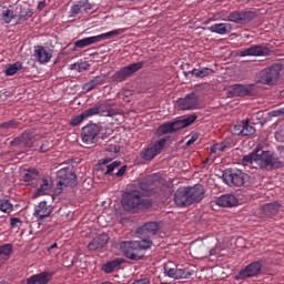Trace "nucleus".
I'll return each instance as SVG.
<instances>
[{
	"mask_svg": "<svg viewBox=\"0 0 284 284\" xmlns=\"http://www.w3.org/2000/svg\"><path fill=\"white\" fill-rule=\"evenodd\" d=\"M143 193L139 190H133L123 195L122 205L126 211L136 212L140 209H149L152 206V201L142 199Z\"/></svg>",
	"mask_w": 284,
	"mask_h": 284,
	"instance_id": "obj_1",
	"label": "nucleus"
},
{
	"mask_svg": "<svg viewBox=\"0 0 284 284\" xmlns=\"http://www.w3.org/2000/svg\"><path fill=\"white\" fill-rule=\"evenodd\" d=\"M197 116L195 114L189 115L184 119L175 120L173 122H166L158 128V136H162L165 134L175 133L182 129H185L193 124L196 121Z\"/></svg>",
	"mask_w": 284,
	"mask_h": 284,
	"instance_id": "obj_2",
	"label": "nucleus"
},
{
	"mask_svg": "<svg viewBox=\"0 0 284 284\" xmlns=\"http://www.w3.org/2000/svg\"><path fill=\"white\" fill-rule=\"evenodd\" d=\"M78 184V176L71 168H63L57 172L55 193L61 194L63 187H74Z\"/></svg>",
	"mask_w": 284,
	"mask_h": 284,
	"instance_id": "obj_3",
	"label": "nucleus"
},
{
	"mask_svg": "<svg viewBox=\"0 0 284 284\" xmlns=\"http://www.w3.org/2000/svg\"><path fill=\"white\" fill-rule=\"evenodd\" d=\"M281 161L278 158H275L270 151H260L256 150V160H255V169H280Z\"/></svg>",
	"mask_w": 284,
	"mask_h": 284,
	"instance_id": "obj_4",
	"label": "nucleus"
},
{
	"mask_svg": "<svg viewBox=\"0 0 284 284\" xmlns=\"http://www.w3.org/2000/svg\"><path fill=\"white\" fill-rule=\"evenodd\" d=\"M283 67L282 64H273L265 68L257 74V82L264 85H274L280 79Z\"/></svg>",
	"mask_w": 284,
	"mask_h": 284,
	"instance_id": "obj_5",
	"label": "nucleus"
},
{
	"mask_svg": "<svg viewBox=\"0 0 284 284\" xmlns=\"http://www.w3.org/2000/svg\"><path fill=\"white\" fill-rule=\"evenodd\" d=\"M125 31H126L125 29H119V30L110 31L108 33L100 34V36L84 38L82 40L77 41L74 43V45H75V48L84 49L92 44H95V43H99V42H102L105 40H110L112 38H116L121 34H123Z\"/></svg>",
	"mask_w": 284,
	"mask_h": 284,
	"instance_id": "obj_6",
	"label": "nucleus"
},
{
	"mask_svg": "<svg viewBox=\"0 0 284 284\" xmlns=\"http://www.w3.org/2000/svg\"><path fill=\"white\" fill-rule=\"evenodd\" d=\"M170 140V136H164L154 143H151L145 151L141 153V156L145 161L153 160L156 155H159L163 149L165 148L166 142Z\"/></svg>",
	"mask_w": 284,
	"mask_h": 284,
	"instance_id": "obj_7",
	"label": "nucleus"
},
{
	"mask_svg": "<svg viewBox=\"0 0 284 284\" xmlns=\"http://www.w3.org/2000/svg\"><path fill=\"white\" fill-rule=\"evenodd\" d=\"M121 250L125 256L132 261H140L144 257V252L141 251L136 241H125L121 244Z\"/></svg>",
	"mask_w": 284,
	"mask_h": 284,
	"instance_id": "obj_8",
	"label": "nucleus"
},
{
	"mask_svg": "<svg viewBox=\"0 0 284 284\" xmlns=\"http://www.w3.org/2000/svg\"><path fill=\"white\" fill-rule=\"evenodd\" d=\"M262 268L263 264L260 261H254L240 270L237 275H235V280H246L250 277H255L262 272Z\"/></svg>",
	"mask_w": 284,
	"mask_h": 284,
	"instance_id": "obj_9",
	"label": "nucleus"
},
{
	"mask_svg": "<svg viewBox=\"0 0 284 284\" xmlns=\"http://www.w3.org/2000/svg\"><path fill=\"white\" fill-rule=\"evenodd\" d=\"M144 62H138V63H132L128 67L122 68L120 71H118L113 77V81L115 82H123L128 78L132 77L134 73L143 69Z\"/></svg>",
	"mask_w": 284,
	"mask_h": 284,
	"instance_id": "obj_10",
	"label": "nucleus"
},
{
	"mask_svg": "<svg viewBox=\"0 0 284 284\" xmlns=\"http://www.w3.org/2000/svg\"><path fill=\"white\" fill-rule=\"evenodd\" d=\"M100 126L98 124H88L82 129L81 138L82 142L87 145H92L98 142L100 133Z\"/></svg>",
	"mask_w": 284,
	"mask_h": 284,
	"instance_id": "obj_11",
	"label": "nucleus"
},
{
	"mask_svg": "<svg viewBox=\"0 0 284 284\" xmlns=\"http://www.w3.org/2000/svg\"><path fill=\"white\" fill-rule=\"evenodd\" d=\"M222 178L229 186H242L245 183L244 173L240 170H226Z\"/></svg>",
	"mask_w": 284,
	"mask_h": 284,
	"instance_id": "obj_12",
	"label": "nucleus"
},
{
	"mask_svg": "<svg viewBox=\"0 0 284 284\" xmlns=\"http://www.w3.org/2000/svg\"><path fill=\"white\" fill-rule=\"evenodd\" d=\"M164 275L173 280H187L194 275V271L190 268L170 267L169 264L164 265Z\"/></svg>",
	"mask_w": 284,
	"mask_h": 284,
	"instance_id": "obj_13",
	"label": "nucleus"
},
{
	"mask_svg": "<svg viewBox=\"0 0 284 284\" xmlns=\"http://www.w3.org/2000/svg\"><path fill=\"white\" fill-rule=\"evenodd\" d=\"M197 104H199V98L194 92L189 93L186 94V97L180 98L178 99V101H175V108L183 111L194 110L196 109Z\"/></svg>",
	"mask_w": 284,
	"mask_h": 284,
	"instance_id": "obj_14",
	"label": "nucleus"
},
{
	"mask_svg": "<svg viewBox=\"0 0 284 284\" xmlns=\"http://www.w3.org/2000/svg\"><path fill=\"white\" fill-rule=\"evenodd\" d=\"M91 118L94 115H101V116H112L115 114V111L113 110L111 104L108 103H98L93 108L88 109Z\"/></svg>",
	"mask_w": 284,
	"mask_h": 284,
	"instance_id": "obj_15",
	"label": "nucleus"
},
{
	"mask_svg": "<svg viewBox=\"0 0 284 284\" xmlns=\"http://www.w3.org/2000/svg\"><path fill=\"white\" fill-rule=\"evenodd\" d=\"M255 18V13L251 11H235L229 14V21L239 24H245Z\"/></svg>",
	"mask_w": 284,
	"mask_h": 284,
	"instance_id": "obj_16",
	"label": "nucleus"
},
{
	"mask_svg": "<svg viewBox=\"0 0 284 284\" xmlns=\"http://www.w3.org/2000/svg\"><path fill=\"white\" fill-rule=\"evenodd\" d=\"M173 202H175V205L180 207H186L192 205L187 187L178 189V191H175V195L173 196Z\"/></svg>",
	"mask_w": 284,
	"mask_h": 284,
	"instance_id": "obj_17",
	"label": "nucleus"
},
{
	"mask_svg": "<svg viewBox=\"0 0 284 284\" xmlns=\"http://www.w3.org/2000/svg\"><path fill=\"white\" fill-rule=\"evenodd\" d=\"M270 54V49L262 45H251L248 49H245L239 52V57H265Z\"/></svg>",
	"mask_w": 284,
	"mask_h": 284,
	"instance_id": "obj_18",
	"label": "nucleus"
},
{
	"mask_svg": "<svg viewBox=\"0 0 284 284\" xmlns=\"http://www.w3.org/2000/svg\"><path fill=\"white\" fill-rule=\"evenodd\" d=\"M191 204L200 203L205 197V190L201 184L186 186Z\"/></svg>",
	"mask_w": 284,
	"mask_h": 284,
	"instance_id": "obj_19",
	"label": "nucleus"
},
{
	"mask_svg": "<svg viewBox=\"0 0 284 284\" xmlns=\"http://www.w3.org/2000/svg\"><path fill=\"white\" fill-rule=\"evenodd\" d=\"M54 273L44 271L39 274H34L27 280V284H48L53 277Z\"/></svg>",
	"mask_w": 284,
	"mask_h": 284,
	"instance_id": "obj_20",
	"label": "nucleus"
},
{
	"mask_svg": "<svg viewBox=\"0 0 284 284\" xmlns=\"http://www.w3.org/2000/svg\"><path fill=\"white\" fill-rule=\"evenodd\" d=\"M52 212L53 207L51 205H48L45 201H42L36 207L33 215L38 219V221H43L45 217H49Z\"/></svg>",
	"mask_w": 284,
	"mask_h": 284,
	"instance_id": "obj_21",
	"label": "nucleus"
},
{
	"mask_svg": "<svg viewBox=\"0 0 284 284\" xmlns=\"http://www.w3.org/2000/svg\"><path fill=\"white\" fill-rule=\"evenodd\" d=\"M160 229H161L160 223L149 222V223H145L142 227H139L138 233L143 236L151 237L156 235Z\"/></svg>",
	"mask_w": 284,
	"mask_h": 284,
	"instance_id": "obj_22",
	"label": "nucleus"
},
{
	"mask_svg": "<svg viewBox=\"0 0 284 284\" xmlns=\"http://www.w3.org/2000/svg\"><path fill=\"white\" fill-rule=\"evenodd\" d=\"M12 146H23V148H33L34 150H37V146L33 142V138L32 135L24 133L21 138H16L12 142H11Z\"/></svg>",
	"mask_w": 284,
	"mask_h": 284,
	"instance_id": "obj_23",
	"label": "nucleus"
},
{
	"mask_svg": "<svg viewBox=\"0 0 284 284\" xmlns=\"http://www.w3.org/2000/svg\"><path fill=\"white\" fill-rule=\"evenodd\" d=\"M34 58L41 64L48 63L52 58V51L43 47H37L34 50Z\"/></svg>",
	"mask_w": 284,
	"mask_h": 284,
	"instance_id": "obj_24",
	"label": "nucleus"
},
{
	"mask_svg": "<svg viewBox=\"0 0 284 284\" xmlns=\"http://www.w3.org/2000/svg\"><path fill=\"white\" fill-rule=\"evenodd\" d=\"M109 240H110L109 235L103 233L97 236L95 239H93V241L88 245V248L90 251H99L108 244Z\"/></svg>",
	"mask_w": 284,
	"mask_h": 284,
	"instance_id": "obj_25",
	"label": "nucleus"
},
{
	"mask_svg": "<svg viewBox=\"0 0 284 284\" xmlns=\"http://www.w3.org/2000/svg\"><path fill=\"white\" fill-rule=\"evenodd\" d=\"M215 203L222 207H232L239 203L237 199L233 194L222 195L215 201Z\"/></svg>",
	"mask_w": 284,
	"mask_h": 284,
	"instance_id": "obj_26",
	"label": "nucleus"
},
{
	"mask_svg": "<svg viewBox=\"0 0 284 284\" xmlns=\"http://www.w3.org/2000/svg\"><path fill=\"white\" fill-rule=\"evenodd\" d=\"M229 92L233 94V97H245L251 94V88L246 85L235 84L229 88Z\"/></svg>",
	"mask_w": 284,
	"mask_h": 284,
	"instance_id": "obj_27",
	"label": "nucleus"
},
{
	"mask_svg": "<svg viewBox=\"0 0 284 284\" xmlns=\"http://www.w3.org/2000/svg\"><path fill=\"white\" fill-rule=\"evenodd\" d=\"M209 31L217 33L220 36H225L231 33L232 26L229 23H215L209 28Z\"/></svg>",
	"mask_w": 284,
	"mask_h": 284,
	"instance_id": "obj_28",
	"label": "nucleus"
},
{
	"mask_svg": "<svg viewBox=\"0 0 284 284\" xmlns=\"http://www.w3.org/2000/svg\"><path fill=\"white\" fill-rule=\"evenodd\" d=\"M53 186V183L50 178H43L42 179V184L38 189L37 193L34 194L36 196H41V195H47L51 192Z\"/></svg>",
	"mask_w": 284,
	"mask_h": 284,
	"instance_id": "obj_29",
	"label": "nucleus"
},
{
	"mask_svg": "<svg viewBox=\"0 0 284 284\" xmlns=\"http://www.w3.org/2000/svg\"><path fill=\"white\" fill-rule=\"evenodd\" d=\"M40 176V172L34 168H29L23 170V176L22 181L28 183L27 185H30L29 183L37 180Z\"/></svg>",
	"mask_w": 284,
	"mask_h": 284,
	"instance_id": "obj_30",
	"label": "nucleus"
},
{
	"mask_svg": "<svg viewBox=\"0 0 284 284\" xmlns=\"http://www.w3.org/2000/svg\"><path fill=\"white\" fill-rule=\"evenodd\" d=\"M256 155H257V150H253L250 154L244 155L241 159V164L243 166H250V168L256 169V158H257Z\"/></svg>",
	"mask_w": 284,
	"mask_h": 284,
	"instance_id": "obj_31",
	"label": "nucleus"
},
{
	"mask_svg": "<svg viewBox=\"0 0 284 284\" xmlns=\"http://www.w3.org/2000/svg\"><path fill=\"white\" fill-rule=\"evenodd\" d=\"M124 263L123 258H115L111 262H108L106 264H104L102 266V270L108 273L111 274L113 273L115 270H118L122 264Z\"/></svg>",
	"mask_w": 284,
	"mask_h": 284,
	"instance_id": "obj_32",
	"label": "nucleus"
},
{
	"mask_svg": "<svg viewBox=\"0 0 284 284\" xmlns=\"http://www.w3.org/2000/svg\"><path fill=\"white\" fill-rule=\"evenodd\" d=\"M16 17L18 19V22L21 23L23 21H27L29 20L32 16H33V12L31 9H24L22 7H18L17 10H16Z\"/></svg>",
	"mask_w": 284,
	"mask_h": 284,
	"instance_id": "obj_33",
	"label": "nucleus"
},
{
	"mask_svg": "<svg viewBox=\"0 0 284 284\" xmlns=\"http://www.w3.org/2000/svg\"><path fill=\"white\" fill-rule=\"evenodd\" d=\"M214 71L209 68H202V69H193L192 71L184 72V77H187L189 74H193L195 78H205L209 75H212Z\"/></svg>",
	"mask_w": 284,
	"mask_h": 284,
	"instance_id": "obj_34",
	"label": "nucleus"
},
{
	"mask_svg": "<svg viewBox=\"0 0 284 284\" xmlns=\"http://www.w3.org/2000/svg\"><path fill=\"white\" fill-rule=\"evenodd\" d=\"M262 211L266 216H272L278 213L280 211V203L273 202V203H266L262 206Z\"/></svg>",
	"mask_w": 284,
	"mask_h": 284,
	"instance_id": "obj_35",
	"label": "nucleus"
},
{
	"mask_svg": "<svg viewBox=\"0 0 284 284\" xmlns=\"http://www.w3.org/2000/svg\"><path fill=\"white\" fill-rule=\"evenodd\" d=\"M104 77H95L93 80L89 81L83 85V90L87 92L92 91L95 87L102 85L104 83Z\"/></svg>",
	"mask_w": 284,
	"mask_h": 284,
	"instance_id": "obj_36",
	"label": "nucleus"
},
{
	"mask_svg": "<svg viewBox=\"0 0 284 284\" xmlns=\"http://www.w3.org/2000/svg\"><path fill=\"white\" fill-rule=\"evenodd\" d=\"M232 145V139H226L222 143H215L213 146H211V153H216L217 151L223 152L226 149L231 148Z\"/></svg>",
	"mask_w": 284,
	"mask_h": 284,
	"instance_id": "obj_37",
	"label": "nucleus"
},
{
	"mask_svg": "<svg viewBox=\"0 0 284 284\" xmlns=\"http://www.w3.org/2000/svg\"><path fill=\"white\" fill-rule=\"evenodd\" d=\"M156 182V176L155 175H150L148 178H145L144 180H142L139 185L140 189L143 192H148L150 190V187Z\"/></svg>",
	"mask_w": 284,
	"mask_h": 284,
	"instance_id": "obj_38",
	"label": "nucleus"
},
{
	"mask_svg": "<svg viewBox=\"0 0 284 284\" xmlns=\"http://www.w3.org/2000/svg\"><path fill=\"white\" fill-rule=\"evenodd\" d=\"M88 118H91L89 109L82 112L81 114L73 116L70 121V124L72 126H78Z\"/></svg>",
	"mask_w": 284,
	"mask_h": 284,
	"instance_id": "obj_39",
	"label": "nucleus"
},
{
	"mask_svg": "<svg viewBox=\"0 0 284 284\" xmlns=\"http://www.w3.org/2000/svg\"><path fill=\"white\" fill-rule=\"evenodd\" d=\"M139 244L140 250L146 251L153 246V241L151 240V236H143L141 237V241H136Z\"/></svg>",
	"mask_w": 284,
	"mask_h": 284,
	"instance_id": "obj_40",
	"label": "nucleus"
},
{
	"mask_svg": "<svg viewBox=\"0 0 284 284\" xmlns=\"http://www.w3.org/2000/svg\"><path fill=\"white\" fill-rule=\"evenodd\" d=\"M22 69V63L20 61L13 63V64H10L7 70H6V75L8 77H12L19 70Z\"/></svg>",
	"mask_w": 284,
	"mask_h": 284,
	"instance_id": "obj_41",
	"label": "nucleus"
},
{
	"mask_svg": "<svg viewBox=\"0 0 284 284\" xmlns=\"http://www.w3.org/2000/svg\"><path fill=\"white\" fill-rule=\"evenodd\" d=\"M1 17H2V20H3L7 24H9V23H10L13 19H16L18 16L14 14V12H13L12 10L4 9V10L2 11Z\"/></svg>",
	"mask_w": 284,
	"mask_h": 284,
	"instance_id": "obj_42",
	"label": "nucleus"
},
{
	"mask_svg": "<svg viewBox=\"0 0 284 284\" xmlns=\"http://www.w3.org/2000/svg\"><path fill=\"white\" fill-rule=\"evenodd\" d=\"M256 130L248 122L243 121V136H251L255 134Z\"/></svg>",
	"mask_w": 284,
	"mask_h": 284,
	"instance_id": "obj_43",
	"label": "nucleus"
},
{
	"mask_svg": "<svg viewBox=\"0 0 284 284\" xmlns=\"http://www.w3.org/2000/svg\"><path fill=\"white\" fill-rule=\"evenodd\" d=\"M0 210L4 213H10L13 211V205L10 203L9 200H1L0 199Z\"/></svg>",
	"mask_w": 284,
	"mask_h": 284,
	"instance_id": "obj_44",
	"label": "nucleus"
},
{
	"mask_svg": "<svg viewBox=\"0 0 284 284\" xmlns=\"http://www.w3.org/2000/svg\"><path fill=\"white\" fill-rule=\"evenodd\" d=\"M12 253V245L4 244L0 246V256H9Z\"/></svg>",
	"mask_w": 284,
	"mask_h": 284,
	"instance_id": "obj_45",
	"label": "nucleus"
},
{
	"mask_svg": "<svg viewBox=\"0 0 284 284\" xmlns=\"http://www.w3.org/2000/svg\"><path fill=\"white\" fill-rule=\"evenodd\" d=\"M89 64L87 62H82V63H74L71 65L72 70H78L79 72H83L87 71L89 69Z\"/></svg>",
	"mask_w": 284,
	"mask_h": 284,
	"instance_id": "obj_46",
	"label": "nucleus"
},
{
	"mask_svg": "<svg viewBox=\"0 0 284 284\" xmlns=\"http://www.w3.org/2000/svg\"><path fill=\"white\" fill-rule=\"evenodd\" d=\"M19 122L14 121V120H11L9 122H4V123H1L0 124V128L1 129H6V130H9V129H16L19 126Z\"/></svg>",
	"mask_w": 284,
	"mask_h": 284,
	"instance_id": "obj_47",
	"label": "nucleus"
},
{
	"mask_svg": "<svg viewBox=\"0 0 284 284\" xmlns=\"http://www.w3.org/2000/svg\"><path fill=\"white\" fill-rule=\"evenodd\" d=\"M83 6H84V3L82 2V0L79 1V2H77V3L72 7L71 12H72L74 16L79 14L80 12L83 11Z\"/></svg>",
	"mask_w": 284,
	"mask_h": 284,
	"instance_id": "obj_48",
	"label": "nucleus"
},
{
	"mask_svg": "<svg viewBox=\"0 0 284 284\" xmlns=\"http://www.w3.org/2000/svg\"><path fill=\"white\" fill-rule=\"evenodd\" d=\"M270 118L284 116V108H280L277 110H273L267 113Z\"/></svg>",
	"mask_w": 284,
	"mask_h": 284,
	"instance_id": "obj_49",
	"label": "nucleus"
},
{
	"mask_svg": "<svg viewBox=\"0 0 284 284\" xmlns=\"http://www.w3.org/2000/svg\"><path fill=\"white\" fill-rule=\"evenodd\" d=\"M121 165V161H114L110 165H108V170L105 172V175H109L111 172H113L116 168Z\"/></svg>",
	"mask_w": 284,
	"mask_h": 284,
	"instance_id": "obj_50",
	"label": "nucleus"
},
{
	"mask_svg": "<svg viewBox=\"0 0 284 284\" xmlns=\"http://www.w3.org/2000/svg\"><path fill=\"white\" fill-rule=\"evenodd\" d=\"M233 134L243 136V122H241V124L233 126Z\"/></svg>",
	"mask_w": 284,
	"mask_h": 284,
	"instance_id": "obj_51",
	"label": "nucleus"
},
{
	"mask_svg": "<svg viewBox=\"0 0 284 284\" xmlns=\"http://www.w3.org/2000/svg\"><path fill=\"white\" fill-rule=\"evenodd\" d=\"M82 6V11L85 13H90V11L93 9V7L88 2V0H81Z\"/></svg>",
	"mask_w": 284,
	"mask_h": 284,
	"instance_id": "obj_52",
	"label": "nucleus"
},
{
	"mask_svg": "<svg viewBox=\"0 0 284 284\" xmlns=\"http://www.w3.org/2000/svg\"><path fill=\"white\" fill-rule=\"evenodd\" d=\"M105 151L110 153H119L121 151V148L120 145L111 144L105 149Z\"/></svg>",
	"mask_w": 284,
	"mask_h": 284,
	"instance_id": "obj_53",
	"label": "nucleus"
},
{
	"mask_svg": "<svg viewBox=\"0 0 284 284\" xmlns=\"http://www.w3.org/2000/svg\"><path fill=\"white\" fill-rule=\"evenodd\" d=\"M22 224V221L19 217H11L10 219V225L12 229L18 227Z\"/></svg>",
	"mask_w": 284,
	"mask_h": 284,
	"instance_id": "obj_54",
	"label": "nucleus"
},
{
	"mask_svg": "<svg viewBox=\"0 0 284 284\" xmlns=\"http://www.w3.org/2000/svg\"><path fill=\"white\" fill-rule=\"evenodd\" d=\"M51 148H52V145H51L49 142L44 141V142L41 144V146H40V152L45 153V152L49 151Z\"/></svg>",
	"mask_w": 284,
	"mask_h": 284,
	"instance_id": "obj_55",
	"label": "nucleus"
},
{
	"mask_svg": "<svg viewBox=\"0 0 284 284\" xmlns=\"http://www.w3.org/2000/svg\"><path fill=\"white\" fill-rule=\"evenodd\" d=\"M133 284H151V281L150 278L145 277V278L135 281Z\"/></svg>",
	"mask_w": 284,
	"mask_h": 284,
	"instance_id": "obj_56",
	"label": "nucleus"
},
{
	"mask_svg": "<svg viewBox=\"0 0 284 284\" xmlns=\"http://www.w3.org/2000/svg\"><path fill=\"white\" fill-rule=\"evenodd\" d=\"M125 172H126V165L122 166V168L115 173V175H116L118 178H121V176H123V175L125 174Z\"/></svg>",
	"mask_w": 284,
	"mask_h": 284,
	"instance_id": "obj_57",
	"label": "nucleus"
},
{
	"mask_svg": "<svg viewBox=\"0 0 284 284\" xmlns=\"http://www.w3.org/2000/svg\"><path fill=\"white\" fill-rule=\"evenodd\" d=\"M197 140V136H191V139L186 142V145H192Z\"/></svg>",
	"mask_w": 284,
	"mask_h": 284,
	"instance_id": "obj_58",
	"label": "nucleus"
},
{
	"mask_svg": "<svg viewBox=\"0 0 284 284\" xmlns=\"http://www.w3.org/2000/svg\"><path fill=\"white\" fill-rule=\"evenodd\" d=\"M45 6H47V4H45L44 1L40 2L39 6H38V10H39V11H42V10L45 8Z\"/></svg>",
	"mask_w": 284,
	"mask_h": 284,
	"instance_id": "obj_59",
	"label": "nucleus"
},
{
	"mask_svg": "<svg viewBox=\"0 0 284 284\" xmlns=\"http://www.w3.org/2000/svg\"><path fill=\"white\" fill-rule=\"evenodd\" d=\"M58 247V243L52 244L51 246L48 247V251H52L53 248Z\"/></svg>",
	"mask_w": 284,
	"mask_h": 284,
	"instance_id": "obj_60",
	"label": "nucleus"
},
{
	"mask_svg": "<svg viewBox=\"0 0 284 284\" xmlns=\"http://www.w3.org/2000/svg\"><path fill=\"white\" fill-rule=\"evenodd\" d=\"M112 160L111 159H105L104 161H103V164H108V163H110Z\"/></svg>",
	"mask_w": 284,
	"mask_h": 284,
	"instance_id": "obj_61",
	"label": "nucleus"
},
{
	"mask_svg": "<svg viewBox=\"0 0 284 284\" xmlns=\"http://www.w3.org/2000/svg\"><path fill=\"white\" fill-rule=\"evenodd\" d=\"M108 136H109V135H108L106 133H104V134H102L101 139H102V140H105V139H108Z\"/></svg>",
	"mask_w": 284,
	"mask_h": 284,
	"instance_id": "obj_62",
	"label": "nucleus"
},
{
	"mask_svg": "<svg viewBox=\"0 0 284 284\" xmlns=\"http://www.w3.org/2000/svg\"><path fill=\"white\" fill-rule=\"evenodd\" d=\"M216 254V250H211V255H215Z\"/></svg>",
	"mask_w": 284,
	"mask_h": 284,
	"instance_id": "obj_63",
	"label": "nucleus"
},
{
	"mask_svg": "<svg viewBox=\"0 0 284 284\" xmlns=\"http://www.w3.org/2000/svg\"><path fill=\"white\" fill-rule=\"evenodd\" d=\"M101 284H113V283H111V282H103V283H101Z\"/></svg>",
	"mask_w": 284,
	"mask_h": 284,
	"instance_id": "obj_64",
	"label": "nucleus"
}]
</instances>
